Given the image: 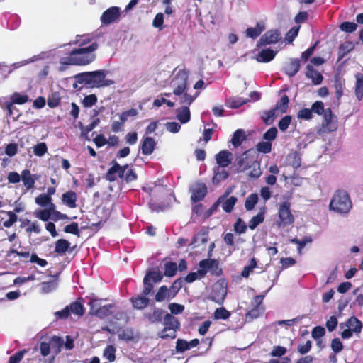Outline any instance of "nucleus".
<instances>
[{"instance_id": "9", "label": "nucleus", "mask_w": 363, "mask_h": 363, "mask_svg": "<svg viewBox=\"0 0 363 363\" xmlns=\"http://www.w3.org/2000/svg\"><path fill=\"white\" fill-rule=\"evenodd\" d=\"M281 40V35L278 29L267 30L257 43V48H260L272 44H276Z\"/></svg>"}, {"instance_id": "15", "label": "nucleus", "mask_w": 363, "mask_h": 363, "mask_svg": "<svg viewBox=\"0 0 363 363\" xmlns=\"http://www.w3.org/2000/svg\"><path fill=\"white\" fill-rule=\"evenodd\" d=\"M167 313L162 308H155L152 313L145 314V318L152 324H157L162 322Z\"/></svg>"}, {"instance_id": "35", "label": "nucleus", "mask_w": 363, "mask_h": 363, "mask_svg": "<svg viewBox=\"0 0 363 363\" xmlns=\"http://www.w3.org/2000/svg\"><path fill=\"white\" fill-rule=\"evenodd\" d=\"M289 103V99L287 95L284 94L281 97L280 100L277 102L273 108L275 109L276 111L279 110L281 113H285L287 111Z\"/></svg>"}, {"instance_id": "34", "label": "nucleus", "mask_w": 363, "mask_h": 363, "mask_svg": "<svg viewBox=\"0 0 363 363\" xmlns=\"http://www.w3.org/2000/svg\"><path fill=\"white\" fill-rule=\"evenodd\" d=\"M55 208V204L53 203H50L49 209L40 210L39 211L35 213V216L36 218L43 221H48L50 218L52 210H54Z\"/></svg>"}, {"instance_id": "43", "label": "nucleus", "mask_w": 363, "mask_h": 363, "mask_svg": "<svg viewBox=\"0 0 363 363\" xmlns=\"http://www.w3.org/2000/svg\"><path fill=\"white\" fill-rule=\"evenodd\" d=\"M230 312L224 307L218 308L213 313L215 320H227L230 316Z\"/></svg>"}, {"instance_id": "48", "label": "nucleus", "mask_w": 363, "mask_h": 363, "mask_svg": "<svg viewBox=\"0 0 363 363\" xmlns=\"http://www.w3.org/2000/svg\"><path fill=\"white\" fill-rule=\"evenodd\" d=\"M257 267V260L255 257L250 259L249 264L245 266L241 272V276L248 278L252 270Z\"/></svg>"}, {"instance_id": "32", "label": "nucleus", "mask_w": 363, "mask_h": 363, "mask_svg": "<svg viewBox=\"0 0 363 363\" xmlns=\"http://www.w3.org/2000/svg\"><path fill=\"white\" fill-rule=\"evenodd\" d=\"M346 325L352 329L355 333H359L363 327L362 323L355 316H352L348 318Z\"/></svg>"}, {"instance_id": "2", "label": "nucleus", "mask_w": 363, "mask_h": 363, "mask_svg": "<svg viewBox=\"0 0 363 363\" xmlns=\"http://www.w3.org/2000/svg\"><path fill=\"white\" fill-rule=\"evenodd\" d=\"M107 70L99 69L92 72L78 73L74 76L76 82L84 84L89 88H101L113 85L115 82L112 79H106Z\"/></svg>"}, {"instance_id": "56", "label": "nucleus", "mask_w": 363, "mask_h": 363, "mask_svg": "<svg viewBox=\"0 0 363 363\" xmlns=\"http://www.w3.org/2000/svg\"><path fill=\"white\" fill-rule=\"evenodd\" d=\"M35 203L41 206H50L52 199L49 196V195L41 194L35 198Z\"/></svg>"}, {"instance_id": "60", "label": "nucleus", "mask_w": 363, "mask_h": 363, "mask_svg": "<svg viewBox=\"0 0 363 363\" xmlns=\"http://www.w3.org/2000/svg\"><path fill=\"white\" fill-rule=\"evenodd\" d=\"M340 28L341 30L350 33L357 30V24L354 22L345 21L340 24Z\"/></svg>"}, {"instance_id": "63", "label": "nucleus", "mask_w": 363, "mask_h": 363, "mask_svg": "<svg viewBox=\"0 0 363 363\" xmlns=\"http://www.w3.org/2000/svg\"><path fill=\"white\" fill-rule=\"evenodd\" d=\"M291 123V116L289 115L285 116L279 121L278 127L281 131L285 132L288 129Z\"/></svg>"}, {"instance_id": "22", "label": "nucleus", "mask_w": 363, "mask_h": 363, "mask_svg": "<svg viewBox=\"0 0 363 363\" xmlns=\"http://www.w3.org/2000/svg\"><path fill=\"white\" fill-rule=\"evenodd\" d=\"M84 301V298L79 297L75 301L71 303L69 306L71 313L78 316L84 315L85 313Z\"/></svg>"}, {"instance_id": "23", "label": "nucleus", "mask_w": 363, "mask_h": 363, "mask_svg": "<svg viewBox=\"0 0 363 363\" xmlns=\"http://www.w3.org/2000/svg\"><path fill=\"white\" fill-rule=\"evenodd\" d=\"M301 67L300 60L297 58L291 59L284 68V72L289 77H294Z\"/></svg>"}, {"instance_id": "49", "label": "nucleus", "mask_w": 363, "mask_h": 363, "mask_svg": "<svg viewBox=\"0 0 363 363\" xmlns=\"http://www.w3.org/2000/svg\"><path fill=\"white\" fill-rule=\"evenodd\" d=\"M103 356L108 362H113L116 359V348L113 345H108L104 350Z\"/></svg>"}, {"instance_id": "38", "label": "nucleus", "mask_w": 363, "mask_h": 363, "mask_svg": "<svg viewBox=\"0 0 363 363\" xmlns=\"http://www.w3.org/2000/svg\"><path fill=\"white\" fill-rule=\"evenodd\" d=\"M264 307L263 306H254L250 311H249L246 315V320L248 321H251L262 315L264 313Z\"/></svg>"}, {"instance_id": "53", "label": "nucleus", "mask_w": 363, "mask_h": 363, "mask_svg": "<svg viewBox=\"0 0 363 363\" xmlns=\"http://www.w3.org/2000/svg\"><path fill=\"white\" fill-rule=\"evenodd\" d=\"M229 195V192H225L223 195L220 196L218 200L211 206V208L207 211V216H211L214 212H216L219 206V205L225 200V198Z\"/></svg>"}, {"instance_id": "12", "label": "nucleus", "mask_w": 363, "mask_h": 363, "mask_svg": "<svg viewBox=\"0 0 363 363\" xmlns=\"http://www.w3.org/2000/svg\"><path fill=\"white\" fill-rule=\"evenodd\" d=\"M11 102L6 104V110L8 116L13 115V104H23L28 101V96L26 94H21L18 92H15L11 96Z\"/></svg>"}, {"instance_id": "4", "label": "nucleus", "mask_w": 363, "mask_h": 363, "mask_svg": "<svg viewBox=\"0 0 363 363\" xmlns=\"http://www.w3.org/2000/svg\"><path fill=\"white\" fill-rule=\"evenodd\" d=\"M352 207V203L349 194L342 189L335 191L329 204L330 210L345 215L350 211Z\"/></svg>"}, {"instance_id": "24", "label": "nucleus", "mask_w": 363, "mask_h": 363, "mask_svg": "<svg viewBox=\"0 0 363 363\" xmlns=\"http://www.w3.org/2000/svg\"><path fill=\"white\" fill-rule=\"evenodd\" d=\"M265 30L263 23L257 22L255 28H247L245 30L246 35L252 39H256Z\"/></svg>"}, {"instance_id": "11", "label": "nucleus", "mask_w": 363, "mask_h": 363, "mask_svg": "<svg viewBox=\"0 0 363 363\" xmlns=\"http://www.w3.org/2000/svg\"><path fill=\"white\" fill-rule=\"evenodd\" d=\"M227 295V289L221 284H214L210 299L218 304H222Z\"/></svg>"}, {"instance_id": "52", "label": "nucleus", "mask_w": 363, "mask_h": 363, "mask_svg": "<svg viewBox=\"0 0 363 363\" xmlns=\"http://www.w3.org/2000/svg\"><path fill=\"white\" fill-rule=\"evenodd\" d=\"M272 143L268 141H262L257 143L256 149L259 152L267 154L272 151Z\"/></svg>"}, {"instance_id": "20", "label": "nucleus", "mask_w": 363, "mask_h": 363, "mask_svg": "<svg viewBox=\"0 0 363 363\" xmlns=\"http://www.w3.org/2000/svg\"><path fill=\"white\" fill-rule=\"evenodd\" d=\"M277 52L270 48L262 49L256 56V60L259 62H269L274 59Z\"/></svg>"}, {"instance_id": "39", "label": "nucleus", "mask_w": 363, "mask_h": 363, "mask_svg": "<svg viewBox=\"0 0 363 363\" xmlns=\"http://www.w3.org/2000/svg\"><path fill=\"white\" fill-rule=\"evenodd\" d=\"M246 138L245 132L242 129H238L233 133L231 143L235 147H239Z\"/></svg>"}, {"instance_id": "54", "label": "nucleus", "mask_w": 363, "mask_h": 363, "mask_svg": "<svg viewBox=\"0 0 363 363\" xmlns=\"http://www.w3.org/2000/svg\"><path fill=\"white\" fill-rule=\"evenodd\" d=\"M120 340L130 341L134 339V333L131 329H123L118 331V334Z\"/></svg>"}, {"instance_id": "46", "label": "nucleus", "mask_w": 363, "mask_h": 363, "mask_svg": "<svg viewBox=\"0 0 363 363\" xmlns=\"http://www.w3.org/2000/svg\"><path fill=\"white\" fill-rule=\"evenodd\" d=\"M264 220V213L259 212L256 216H253L249 221V228L251 230L255 229L260 223H263Z\"/></svg>"}, {"instance_id": "14", "label": "nucleus", "mask_w": 363, "mask_h": 363, "mask_svg": "<svg viewBox=\"0 0 363 363\" xmlns=\"http://www.w3.org/2000/svg\"><path fill=\"white\" fill-rule=\"evenodd\" d=\"M156 147V142L155 139L152 137H143L140 145V150L141 152L144 155H150L155 150Z\"/></svg>"}, {"instance_id": "3", "label": "nucleus", "mask_w": 363, "mask_h": 363, "mask_svg": "<svg viewBox=\"0 0 363 363\" xmlns=\"http://www.w3.org/2000/svg\"><path fill=\"white\" fill-rule=\"evenodd\" d=\"M236 170L238 172H244L249 170L247 176L250 178L257 179L262 174L259 163L251 155L250 150L245 151L236 160Z\"/></svg>"}, {"instance_id": "8", "label": "nucleus", "mask_w": 363, "mask_h": 363, "mask_svg": "<svg viewBox=\"0 0 363 363\" xmlns=\"http://www.w3.org/2000/svg\"><path fill=\"white\" fill-rule=\"evenodd\" d=\"M191 194V201L194 203H196L202 201L208 193V187L204 182H196L189 188Z\"/></svg>"}, {"instance_id": "5", "label": "nucleus", "mask_w": 363, "mask_h": 363, "mask_svg": "<svg viewBox=\"0 0 363 363\" xmlns=\"http://www.w3.org/2000/svg\"><path fill=\"white\" fill-rule=\"evenodd\" d=\"M164 328L158 333L161 339H174L177 337V332L179 330L181 324L178 318L173 315L167 313L163 319Z\"/></svg>"}, {"instance_id": "18", "label": "nucleus", "mask_w": 363, "mask_h": 363, "mask_svg": "<svg viewBox=\"0 0 363 363\" xmlns=\"http://www.w3.org/2000/svg\"><path fill=\"white\" fill-rule=\"evenodd\" d=\"M141 293L140 295L133 296L130 298V302L134 308L138 310H143L150 303V299Z\"/></svg>"}, {"instance_id": "50", "label": "nucleus", "mask_w": 363, "mask_h": 363, "mask_svg": "<svg viewBox=\"0 0 363 363\" xmlns=\"http://www.w3.org/2000/svg\"><path fill=\"white\" fill-rule=\"evenodd\" d=\"M258 202V196L256 194L249 195L245 202V207L247 211L252 210Z\"/></svg>"}, {"instance_id": "59", "label": "nucleus", "mask_w": 363, "mask_h": 363, "mask_svg": "<svg viewBox=\"0 0 363 363\" xmlns=\"http://www.w3.org/2000/svg\"><path fill=\"white\" fill-rule=\"evenodd\" d=\"M199 93H196L195 96H191L187 94V92H185L182 94V96H180V104H184V106H187L189 107V106H190L194 102V101L196 99Z\"/></svg>"}, {"instance_id": "61", "label": "nucleus", "mask_w": 363, "mask_h": 363, "mask_svg": "<svg viewBox=\"0 0 363 363\" xmlns=\"http://www.w3.org/2000/svg\"><path fill=\"white\" fill-rule=\"evenodd\" d=\"M176 351L179 353H183L186 350H190L189 342L184 339H177L176 342Z\"/></svg>"}, {"instance_id": "37", "label": "nucleus", "mask_w": 363, "mask_h": 363, "mask_svg": "<svg viewBox=\"0 0 363 363\" xmlns=\"http://www.w3.org/2000/svg\"><path fill=\"white\" fill-rule=\"evenodd\" d=\"M49 342L55 352L57 354L61 351V348L64 345V340L61 337L53 335L50 337Z\"/></svg>"}, {"instance_id": "31", "label": "nucleus", "mask_w": 363, "mask_h": 363, "mask_svg": "<svg viewBox=\"0 0 363 363\" xmlns=\"http://www.w3.org/2000/svg\"><path fill=\"white\" fill-rule=\"evenodd\" d=\"M70 247V242L65 239H59L55 242V252L59 255H64Z\"/></svg>"}, {"instance_id": "47", "label": "nucleus", "mask_w": 363, "mask_h": 363, "mask_svg": "<svg viewBox=\"0 0 363 363\" xmlns=\"http://www.w3.org/2000/svg\"><path fill=\"white\" fill-rule=\"evenodd\" d=\"M177 272V265L175 262H167L164 264V273L166 277H174Z\"/></svg>"}, {"instance_id": "29", "label": "nucleus", "mask_w": 363, "mask_h": 363, "mask_svg": "<svg viewBox=\"0 0 363 363\" xmlns=\"http://www.w3.org/2000/svg\"><path fill=\"white\" fill-rule=\"evenodd\" d=\"M177 112V118L182 123H186L190 121L191 112L187 106H183L178 108Z\"/></svg>"}, {"instance_id": "26", "label": "nucleus", "mask_w": 363, "mask_h": 363, "mask_svg": "<svg viewBox=\"0 0 363 363\" xmlns=\"http://www.w3.org/2000/svg\"><path fill=\"white\" fill-rule=\"evenodd\" d=\"M356 83L354 94L359 101L363 99V74L358 72L355 74Z\"/></svg>"}, {"instance_id": "58", "label": "nucleus", "mask_w": 363, "mask_h": 363, "mask_svg": "<svg viewBox=\"0 0 363 363\" xmlns=\"http://www.w3.org/2000/svg\"><path fill=\"white\" fill-rule=\"evenodd\" d=\"M61 98L59 94L55 92L48 98V105L50 108H55L60 104Z\"/></svg>"}, {"instance_id": "1", "label": "nucleus", "mask_w": 363, "mask_h": 363, "mask_svg": "<svg viewBox=\"0 0 363 363\" xmlns=\"http://www.w3.org/2000/svg\"><path fill=\"white\" fill-rule=\"evenodd\" d=\"M98 43L94 41L87 48H74L69 52V55L60 58V71H65L67 66H83L92 62L96 59L94 51L98 48Z\"/></svg>"}, {"instance_id": "7", "label": "nucleus", "mask_w": 363, "mask_h": 363, "mask_svg": "<svg viewBox=\"0 0 363 363\" xmlns=\"http://www.w3.org/2000/svg\"><path fill=\"white\" fill-rule=\"evenodd\" d=\"M90 306V314L94 315L101 319L109 316L112 314L111 304H107L103 306H100L99 300L91 298L89 303Z\"/></svg>"}, {"instance_id": "57", "label": "nucleus", "mask_w": 363, "mask_h": 363, "mask_svg": "<svg viewBox=\"0 0 363 363\" xmlns=\"http://www.w3.org/2000/svg\"><path fill=\"white\" fill-rule=\"evenodd\" d=\"M48 152V147L45 143L42 142L38 143L33 147V153L38 157L43 156Z\"/></svg>"}, {"instance_id": "55", "label": "nucleus", "mask_w": 363, "mask_h": 363, "mask_svg": "<svg viewBox=\"0 0 363 363\" xmlns=\"http://www.w3.org/2000/svg\"><path fill=\"white\" fill-rule=\"evenodd\" d=\"M63 230L66 233L73 234L78 237L80 236V230L77 223L73 222L71 224L67 225L64 227Z\"/></svg>"}, {"instance_id": "10", "label": "nucleus", "mask_w": 363, "mask_h": 363, "mask_svg": "<svg viewBox=\"0 0 363 363\" xmlns=\"http://www.w3.org/2000/svg\"><path fill=\"white\" fill-rule=\"evenodd\" d=\"M121 16V9L118 6H111L103 12L100 20L103 25H109L116 21Z\"/></svg>"}, {"instance_id": "40", "label": "nucleus", "mask_w": 363, "mask_h": 363, "mask_svg": "<svg viewBox=\"0 0 363 363\" xmlns=\"http://www.w3.org/2000/svg\"><path fill=\"white\" fill-rule=\"evenodd\" d=\"M182 286H183V280H182V278H179V279H176L172 284L170 287L168 289L169 292L170 294L169 298H172V299L174 298L177 296V294H178L179 290L182 288Z\"/></svg>"}, {"instance_id": "19", "label": "nucleus", "mask_w": 363, "mask_h": 363, "mask_svg": "<svg viewBox=\"0 0 363 363\" xmlns=\"http://www.w3.org/2000/svg\"><path fill=\"white\" fill-rule=\"evenodd\" d=\"M306 76L311 79L312 83L315 85L320 84L323 80V75L311 65L306 66Z\"/></svg>"}, {"instance_id": "25", "label": "nucleus", "mask_w": 363, "mask_h": 363, "mask_svg": "<svg viewBox=\"0 0 363 363\" xmlns=\"http://www.w3.org/2000/svg\"><path fill=\"white\" fill-rule=\"evenodd\" d=\"M77 194L73 191H69L64 193L62 196V201L71 208L77 206Z\"/></svg>"}, {"instance_id": "27", "label": "nucleus", "mask_w": 363, "mask_h": 363, "mask_svg": "<svg viewBox=\"0 0 363 363\" xmlns=\"http://www.w3.org/2000/svg\"><path fill=\"white\" fill-rule=\"evenodd\" d=\"M354 45L350 41H345L338 47L337 62L341 61L352 49Z\"/></svg>"}, {"instance_id": "41", "label": "nucleus", "mask_w": 363, "mask_h": 363, "mask_svg": "<svg viewBox=\"0 0 363 363\" xmlns=\"http://www.w3.org/2000/svg\"><path fill=\"white\" fill-rule=\"evenodd\" d=\"M92 43L91 38L89 35H77L76 40L70 44H78L79 48H87Z\"/></svg>"}, {"instance_id": "62", "label": "nucleus", "mask_w": 363, "mask_h": 363, "mask_svg": "<svg viewBox=\"0 0 363 363\" xmlns=\"http://www.w3.org/2000/svg\"><path fill=\"white\" fill-rule=\"evenodd\" d=\"M247 228V226L245 223L240 218H238L234 224V230L238 234H242L246 232Z\"/></svg>"}, {"instance_id": "42", "label": "nucleus", "mask_w": 363, "mask_h": 363, "mask_svg": "<svg viewBox=\"0 0 363 363\" xmlns=\"http://www.w3.org/2000/svg\"><path fill=\"white\" fill-rule=\"evenodd\" d=\"M237 201V197L234 196H232L228 199L225 198V200L221 203L223 211L226 213H230L233 211Z\"/></svg>"}, {"instance_id": "21", "label": "nucleus", "mask_w": 363, "mask_h": 363, "mask_svg": "<svg viewBox=\"0 0 363 363\" xmlns=\"http://www.w3.org/2000/svg\"><path fill=\"white\" fill-rule=\"evenodd\" d=\"M229 177V173L227 170L220 167H215L213 168V176L212 182L215 185H218L222 181L227 179Z\"/></svg>"}, {"instance_id": "13", "label": "nucleus", "mask_w": 363, "mask_h": 363, "mask_svg": "<svg viewBox=\"0 0 363 363\" xmlns=\"http://www.w3.org/2000/svg\"><path fill=\"white\" fill-rule=\"evenodd\" d=\"M323 127L326 128L328 131L333 132L337 130V124L335 116L333 115L330 108H326L323 114Z\"/></svg>"}, {"instance_id": "28", "label": "nucleus", "mask_w": 363, "mask_h": 363, "mask_svg": "<svg viewBox=\"0 0 363 363\" xmlns=\"http://www.w3.org/2000/svg\"><path fill=\"white\" fill-rule=\"evenodd\" d=\"M112 166L110 167L105 175V179L110 182H113L117 179V171H118L121 169V165L115 160H113Z\"/></svg>"}, {"instance_id": "30", "label": "nucleus", "mask_w": 363, "mask_h": 363, "mask_svg": "<svg viewBox=\"0 0 363 363\" xmlns=\"http://www.w3.org/2000/svg\"><path fill=\"white\" fill-rule=\"evenodd\" d=\"M250 101V99L242 97H230L226 100L225 104L230 108H238Z\"/></svg>"}, {"instance_id": "17", "label": "nucleus", "mask_w": 363, "mask_h": 363, "mask_svg": "<svg viewBox=\"0 0 363 363\" xmlns=\"http://www.w3.org/2000/svg\"><path fill=\"white\" fill-rule=\"evenodd\" d=\"M231 153L228 150H221L216 155L217 167L225 168L231 164Z\"/></svg>"}, {"instance_id": "44", "label": "nucleus", "mask_w": 363, "mask_h": 363, "mask_svg": "<svg viewBox=\"0 0 363 363\" xmlns=\"http://www.w3.org/2000/svg\"><path fill=\"white\" fill-rule=\"evenodd\" d=\"M143 289L142 292L145 296H150L153 294L154 283L148 279L147 276H145L143 280Z\"/></svg>"}, {"instance_id": "33", "label": "nucleus", "mask_w": 363, "mask_h": 363, "mask_svg": "<svg viewBox=\"0 0 363 363\" xmlns=\"http://www.w3.org/2000/svg\"><path fill=\"white\" fill-rule=\"evenodd\" d=\"M169 292L168 288L166 285H163L160 286L155 294V299L157 302H162L166 298L167 300H171L172 298H169Z\"/></svg>"}, {"instance_id": "51", "label": "nucleus", "mask_w": 363, "mask_h": 363, "mask_svg": "<svg viewBox=\"0 0 363 363\" xmlns=\"http://www.w3.org/2000/svg\"><path fill=\"white\" fill-rule=\"evenodd\" d=\"M145 276H147L148 279L154 284L161 281L163 278V274L159 270H149Z\"/></svg>"}, {"instance_id": "6", "label": "nucleus", "mask_w": 363, "mask_h": 363, "mask_svg": "<svg viewBox=\"0 0 363 363\" xmlns=\"http://www.w3.org/2000/svg\"><path fill=\"white\" fill-rule=\"evenodd\" d=\"M278 217L279 219L276 221V225L279 228H284L294 222V216L291 211L290 202L286 201L279 205Z\"/></svg>"}, {"instance_id": "36", "label": "nucleus", "mask_w": 363, "mask_h": 363, "mask_svg": "<svg viewBox=\"0 0 363 363\" xmlns=\"http://www.w3.org/2000/svg\"><path fill=\"white\" fill-rule=\"evenodd\" d=\"M188 89V77H185L182 82L178 83L173 89L172 93L176 96H182V94L187 91Z\"/></svg>"}, {"instance_id": "16", "label": "nucleus", "mask_w": 363, "mask_h": 363, "mask_svg": "<svg viewBox=\"0 0 363 363\" xmlns=\"http://www.w3.org/2000/svg\"><path fill=\"white\" fill-rule=\"evenodd\" d=\"M38 179L37 174H31L29 169H23L21 172V179L26 190L33 189L35 186V181Z\"/></svg>"}, {"instance_id": "64", "label": "nucleus", "mask_w": 363, "mask_h": 363, "mask_svg": "<svg viewBox=\"0 0 363 363\" xmlns=\"http://www.w3.org/2000/svg\"><path fill=\"white\" fill-rule=\"evenodd\" d=\"M168 308L171 312L170 314L172 315L181 314L184 312L185 308L184 306L177 303H169Z\"/></svg>"}, {"instance_id": "45", "label": "nucleus", "mask_w": 363, "mask_h": 363, "mask_svg": "<svg viewBox=\"0 0 363 363\" xmlns=\"http://www.w3.org/2000/svg\"><path fill=\"white\" fill-rule=\"evenodd\" d=\"M276 117V111L274 108L264 111L262 115V119L266 125L272 124L274 122Z\"/></svg>"}]
</instances>
